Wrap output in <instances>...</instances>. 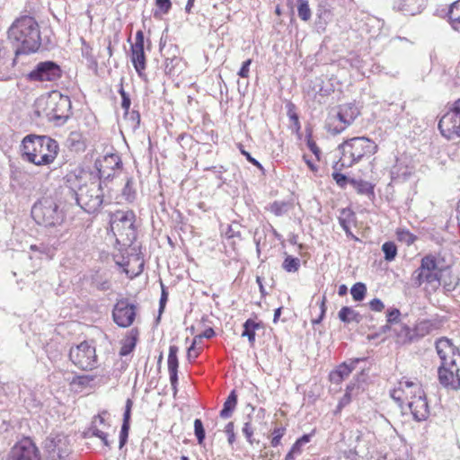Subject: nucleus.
Masks as SVG:
<instances>
[{
    "instance_id": "c85d7f7f",
    "label": "nucleus",
    "mask_w": 460,
    "mask_h": 460,
    "mask_svg": "<svg viewBox=\"0 0 460 460\" xmlns=\"http://www.w3.org/2000/svg\"><path fill=\"white\" fill-rule=\"evenodd\" d=\"M237 404V395L234 390H233L228 395L226 401L224 402L223 409L220 411V417L223 419H228L231 417L234 410Z\"/></svg>"
},
{
    "instance_id": "13d9d810",
    "label": "nucleus",
    "mask_w": 460,
    "mask_h": 460,
    "mask_svg": "<svg viewBox=\"0 0 460 460\" xmlns=\"http://www.w3.org/2000/svg\"><path fill=\"white\" fill-rule=\"evenodd\" d=\"M400 315H401V313H400L399 309L394 308V309L389 310L387 313V323H397Z\"/></svg>"
},
{
    "instance_id": "680f3d73",
    "label": "nucleus",
    "mask_w": 460,
    "mask_h": 460,
    "mask_svg": "<svg viewBox=\"0 0 460 460\" xmlns=\"http://www.w3.org/2000/svg\"><path fill=\"white\" fill-rule=\"evenodd\" d=\"M369 307L375 312H381L385 305L379 298H374L369 302Z\"/></svg>"
},
{
    "instance_id": "423d86ee",
    "label": "nucleus",
    "mask_w": 460,
    "mask_h": 460,
    "mask_svg": "<svg viewBox=\"0 0 460 460\" xmlns=\"http://www.w3.org/2000/svg\"><path fill=\"white\" fill-rule=\"evenodd\" d=\"M440 271L433 255H427L421 259L420 266L411 274L413 286L427 285V289L435 291L440 286Z\"/></svg>"
},
{
    "instance_id": "cd10ccee",
    "label": "nucleus",
    "mask_w": 460,
    "mask_h": 460,
    "mask_svg": "<svg viewBox=\"0 0 460 460\" xmlns=\"http://www.w3.org/2000/svg\"><path fill=\"white\" fill-rule=\"evenodd\" d=\"M339 319L345 323H359L362 320V316L360 315L359 313H358L354 309H352L349 306H343L339 311Z\"/></svg>"
},
{
    "instance_id": "5701e85b",
    "label": "nucleus",
    "mask_w": 460,
    "mask_h": 460,
    "mask_svg": "<svg viewBox=\"0 0 460 460\" xmlns=\"http://www.w3.org/2000/svg\"><path fill=\"white\" fill-rule=\"evenodd\" d=\"M178 347L172 345L169 348V355H168V371L170 375V382L172 385V387L174 391V394L177 392V382H178Z\"/></svg>"
},
{
    "instance_id": "a211bd4d",
    "label": "nucleus",
    "mask_w": 460,
    "mask_h": 460,
    "mask_svg": "<svg viewBox=\"0 0 460 460\" xmlns=\"http://www.w3.org/2000/svg\"><path fill=\"white\" fill-rule=\"evenodd\" d=\"M121 165V160L119 155L111 154L105 155L102 160L95 162V167L99 173L100 181L105 183L106 181L112 179L115 175V170Z\"/></svg>"
},
{
    "instance_id": "8fccbe9b",
    "label": "nucleus",
    "mask_w": 460,
    "mask_h": 460,
    "mask_svg": "<svg viewBox=\"0 0 460 460\" xmlns=\"http://www.w3.org/2000/svg\"><path fill=\"white\" fill-rule=\"evenodd\" d=\"M270 211L277 217L282 216L287 212V204L275 201L270 205Z\"/></svg>"
},
{
    "instance_id": "a878e982",
    "label": "nucleus",
    "mask_w": 460,
    "mask_h": 460,
    "mask_svg": "<svg viewBox=\"0 0 460 460\" xmlns=\"http://www.w3.org/2000/svg\"><path fill=\"white\" fill-rule=\"evenodd\" d=\"M137 338L138 331L137 329L130 330L128 334L121 341L119 355L128 356L136 348Z\"/></svg>"
},
{
    "instance_id": "473e14b6",
    "label": "nucleus",
    "mask_w": 460,
    "mask_h": 460,
    "mask_svg": "<svg viewBox=\"0 0 460 460\" xmlns=\"http://www.w3.org/2000/svg\"><path fill=\"white\" fill-rule=\"evenodd\" d=\"M260 327V324L252 319H248L243 323V331L242 337H247L251 345L255 341V330Z\"/></svg>"
},
{
    "instance_id": "09e8293b",
    "label": "nucleus",
    "mask_w": 460,
    "mask_h": 460,
    "mask_svg": "<svg viewBox=\"0 0 460 460\" xmlns=\"http://www.w3.org/2000/svg\"><path fill=\"white\" fill-rule=\"evenodd\" d=\"M103 430L99 428V425L96 424V420H93L92 426L84 432V438H89L92 437L98 438L99 436H102V432Z\"/></svg>"
},
{
    "instance_id": "c756f323",
    "label": "nucleus",
    "mask_w": 460,
    "mask_h": 460,
    "mask_svg": "<svg viewBox=\"0 0 460 460\" xmlns=\"http://www.w3.org/2000/svg\"><path fill=\"white\" fill-rule=\"evenodd\" d=\"M448 22L454 30L460 29V0L454 2L447 13Z\"/></svg>"
},
{
    "instance_id": "58836bf2",
    "label": "nucleus",
    "mask_w": 460,
    "mask_h": 460,
    "mask_svg": "<svg viewBox=\"0 0 460 460\" xmlns=\"http://www.w3.org/2000/svg\"><path fill=\"white\" fill-rule=\"evenodd\" d=\"M367 292L366 285L358 282L354 284L350 289V294L355 301H362Z\"/></svg>"
},
{
    "instance_id": "a19ab883",
    "label": "nucleus",
    "mask_w": 460,
    "mask_h": 460,
    "mask_svg": "<svg viewBox=\"0 0 460 460\" xmlns=\"http://www.w3.org/2000/svg\"><path fill=\"white\" fill-rule=\"evenodd\" d=\"M382 251L385 253V259L388 261H394L397 254V247L393 242H385L382 245Z\"/></svg>"
},
{
    "instance_id": "bf43d9fd",
    "label": "nucleus",
    "mask_w": 460,
    "mask_h": 460,
    "mask_svg": "<svg viewBox=\"0 0 460 460\" xmlns=\"http://www.w3.org/2000/svg\"><path fill=\"white\" fill-rule=\"evenodd\" d=\"M155 4L163 13H167L172 6L171 0H155Z\"/></svg>"
},
{
    "instance_id": "b1692460",
    "label": "nucleus",
    "mask_w": 460,
    "mask_h": 460,
    "mask_svg": "<svg viewBox=\"0 0 460 460\" xmlns=\"http://www.w3.org/2000/svg\"><path fill=\"white\" fill-rule=\"evenodd\" d=\"M423 5V0H394V8L407 15L420 13Z\"/></svg>"
},
{
    "instance_id": "ddd939ff",
    "label": "nucleus",
    "mask_w": 460,
    "mask_h": 460,
    "mask_svg": "<svg viewBox=\"0 0 460 460\" xmlns=\"http://www.w3.org/2000/svg\"><path fill=\"white\" fill-rule=\"evenodd\" d=\"M424 393L419 382L402 379L398 385L391 391V397L398 405L403 409V405L413 401L416 397Z\"/></svg>"
},
{
    "instance_id": "2eb2a0df",
    "label": "nucleus",
    "mask_w": 460,
    "mask_h": 460,
    "mask_svg": "<svg viewBox=\"0 0 460 460\" xmlns=\"http://www.w3.org/2000/svg\"><path fill=\"white\" fill-rule=\"evenodd\" d=\"M62 75L60 66L53 61H43L38 63L29 73L28 78L31 81H56Z\"/></svg>"
},
{
    "instance_id": "f257e3e1",
    "label": "nucleus",
    "mask_w": 460,
    "mask_h": 460,
    "mask_svg": "<svg viewBox=\"0 0 460 460\" xmlns=\"http://www.w3.org/2000/svg\"><path fill=\"white\" fill-rule=\"evenodd\" d=\"M21 147L23 160L38 166L52 164L59 150V146L55 139L38 135L26 136Z\"/></svg>"
},
{
    "instance_id": "0e129e2a",
    "label": "nucleus",
    "mask_w": 460,
    "mask_h": 460,
    "mask_svg": "<svg viewBox=\"0 0 460 460\" xmlns=\"http://www.w3.org/2000/svg\"><path fill=\"white\" fill-rule=\"evenodd\" d=\"M240 151H241L242 155H243L246 157V159H247L250 163H252L253 165L257 166L259 169L263 170V167H262V165L260 164V162H259V161H257L255 158H253V157L251 155V154H250V153H248L247 151H245V150H244V149H243V148H240Z\"/></svg>"
},
{
    "instance_id": "79ce46f5",
    "label": "nucleus",
    "mask_w": 460,
    "mask_h": 460,
    "mask_svg": "<svg viewBox=\"0 0 460 460\" xmlns=\"http://www.w3.org/2000/svg\"><path fill=\"white\" fill-rule=\"evenodd\" d=\"M282 267L288 272H296L300 267V260L292 256H287Z\"/></svg>"
},
{
    "instance_id": "6e6d98bb",
    "label": "nucleus",
    "mask_w": 460,
    "mask_h": 460,
    "mask_svg": "<svg viewBox=\"0 0 460 460\" xmlns=\"http://www.w3.org/2000/svg\"><path fill=\"white\" fill-rule=\"evenodd\" d=\"M119 93L121 95V107L122 109L125 110V111H128L129 110V107H130V98L128 96V94L124 91V89L121 87L119 89Z\"/></svg>"
},
{
    "instance_id": "e433bc0d",
    "label": "nucleus",
    "mask_w": 460,
    "mask_h": 460,
    "mask_svg": "<svg viewBox=\"0 0 460 460\" xmlns=\"http://www.w3.org/2000/svg\"><path fill=\"white\" fill-rule=\"evenodd\" d=\"M125 119L128 124L129 128L136 131L140 125V114L137 111H132L131 112L125 111Z\"/></svg>"
},
{
    "instance_id": "6e6552de",
    "label": "nucleus",
    "mask_w": 460,
    "mask_h": 460,
    "mask_svg": "<svg viewBox=\"0 0 460 460\" xmlns=\"http://www.w3.org/2000/svg\"><path fill=\"white\" fill-rule=\"evenodd\" d=\"M31 216L39 225L55 226L63 221V213L51 199H43L35 203L31 208Z\"/></svg>"
},
{
    "instance_id": "a18cd8bd",
    "label": "nucleus",
    "mask_w": 460,
    "mask_h": 460,
    "mask_svg": "<svg viewBox=\"0 0 460 460\" xmlns=\"http://www.w3.org/2000/svg\"><path fill=\"white\" fill-rule=\"evenodd\" d=\"M181 59L177 57L172 58H166L164 61V71L166 74L172 75L175 73V67L180 64Z\"/></svg>"
},
{
    "instance_id": "5fc2aeb1",
    "label": "nucleus",
    "mask_w": 460,
    "mask_h": 460,
    "mask_svg": "<svg viewBox=\"0 0 460 460\" xmlns=\"http://www.w3.org/2000/svg\"><path fill=\"white\" fill-rule=\"evenodd\" d=\"M234 422H228L225 428V432L227 434L228 436V443L230 445H233L234 440H235V434H234Z\"/></svg>"
},
{
    "instance_id": "864d4df0",
    "label": "nucleus",
    "mask_w": 460,
    "mask_h": 460,
    "mask_svg": "<svg viewBox=\"0 0 460 460\" xmlns=\"http://www.w3.org/2000/svg\"><path fill=\"white\" fill-rule=\"evenodd\" d=\"M332 179L341 187H344L347 184V182H349V180L347 178L346 175H344L341 172H332Z\"/></svg>"
},
{
    "instance_id": "9d476101",
    "label": "nucleus",
    "mask_w": 460,
    "mask_h": 460,
    "mask_svg": "<svg viewBox=\"0 0 460 460\" xmlns=\"http://www.w3.org/2000/svg\"><path fill=\"white\" fill-rule=\"evenodd\" d=\"M69 358L75 367L84 371L93 370L97 367L95 346L87 341L72 346L69 350Z\"/></svg>"
},
{
    "instance_id": "69168bd1",
    "label": "nucleus",
    "mask_w": 460,
    "mask_h": 460,
    "mask_svg": "<svg viewBox=\"0 0 460 460\" xmlns=\"http://www.w3.org/2000/svg\"><path fill=\"white\" fill-rule=\"evenodd\" d=\"M226 236L227 238H234L235 236H240V233L239 231H235L232 226H229L227 231L226 232Z\"/></svg>"
},
{
    "instance_id": "0eeeda50",
    "label": "nucleus",
    "mask_w": 460,
    "mask_h": 460,
    "mask_svg": "<svg viewBox=\"0 0 460 460\" xmlns=\"http://www.w3.org/2000/svg\"><path fill=\"white\" fill-rule=\"evenodd\" d=\"M46 105L49 120L53 121L57 126L64 125L72 114L70 98L58 92H54L48 97Z\"/></svg>"
},
{
    "instance_id": "49530a36",
    "label": "nucleus",
    "mask_w": 460,
    "mask_h": 460,
    "mask_svg": "<svg viewBox=\"0 0 460 460\" xmlns=\"http://www.w3.org/2000/svg\"><path fill=\"white\" fill-rule=\"evenodd\" d=\"M194 432L197 437L199 444H201L205 439V430L203 427V423L199 419H196L194 420Z\"/></svg>"
},
{
    "instance_id": "4468645a",
    "label": "nucleus",
    "mask_w": 460,
    "mask_h": 460,
    "mask_svg": "<svg viewBox=\"0 0 460 460\" xmlns=\"http://www.w3.org/2000/svg\"><path fill=\"white\" fill-rule=\"evenodd\" d=\"M448 362L440 364L438 367V379L440 384L453 390L460 389V357Z\"/></svg>"
},
{
    "instance_id": "1a4fd4ad",
    "label": "nucleus",
    "mask_w": 460,
    "mask_h": 460,
    "mask_svg": "<svg viewBox=\"0 0 460 460\" xmlns=\"http://www.w3.org/2000/svg\"><path fill=\"white\" fill-rule=\"evenodd\" d=\"M438 128L447 140L460 139V98L440 117Z\"/></svg>"
},
{
    "instance_id": "603ef678",
    "label": "nucleus",
    "mask_w": 460,
    "mask_h": 460,
    "mask_svg": "<svg viewBox=\"0 0 460 460\" xmlns=\"http://www.w3.org/2000/svg\"><path fill=\"white\" fill-rule=\"evenodd\" d=\"M242 432L243 434L245 436L247 441L252 445L253 444V441L254 439L252 438V435H253V429L251 427V423L250 422H245L243 429H242Z\"/></svg>"
},
{
    "instance_id": "20e7f679",
    "label": "nucleus",
    "mask_w": 460,
    "mask_h": 460,
    "mask_svg": "<svg viewBox=\"0 0 460 460\" xmlns=\"http://www.w3.org/2000/svg\"><path fill=\"white\" fill-rule=\"evenodd\" d=\"M136 216L133 211H117L111 218V229L116 242L123 247L130 246L137 238Z\"/></svg>"
},
{
    "instance_id": "37998d69",
    "label": "nucleus",
    "mask_w": 460,
    "mask_h": 460,
    "mask_svg": "<svg viewBox=\"0 0 460 460\" xmlns=\"http://www.w3.org/2000/svg\"><path fill=\"white\" fill-rule=\"evenodd\" d=\"M399 241L405 243L407 245H411L416 240V236L410 231L405 229H399L396 233Z\"/></svg>"
},
{
    "instance_id": "f03ea898",
    "label": "nucleus",
    "mask_w": 460,
    "mask_h": 460,
    "mask_svg": "<svg viewBox=\"0 0 460 460\" xmlns=\"http://www.w3.org/2000/svg\"><path fill=\"white\" fill-rule=\"evenodd\" d=\"M8 38L21 44L16 56L36 52L40 46V33L33 17L24 15L17 18L8 30Z\"/></svg>"
},
{
    "instance_id": "39448f33",
    "label": "nucleus",
    "mask_w": 460,
    "mask_h": 460,
    "mask_svg": "<svg viewBox=\"0 0 460 460\" xmlns=\"http://www.w3.org/2000/svg\"><path fill=\"white\" fill-rule=\"evenodd\" d=\"M102 184V181H92L81 185L72 194L76 204L87 213L97 211L103 201Z\"/></svg>"
},
{
    "instance_id": "338daca9",
    "label": "nucleus",
    "mask_w": 460,
    "mask_h": 460,
    "mask_svg": "<svg viewBox=\"0 0 460 460\" xmlns=\"http://www.w3.org/2000/svg\"><path fill=\"white\" fill-rule=\"evenodd\" d=\"M199 353V350L197 349V348H196V349H193V348L190 347V348L188 349L187 357H188V358H189L190 360V359H194V358H196L198 357Z\"/></svg>"
},
{
    "instance_id": "393cba45",
    "label": "nucleus",
    "mask_w": 460,
    "mask_h": 460,
    "mask_svg": "<svg viewBox=\"0 0 460 460\" xmlns=\"http://www.w3.org/2000/svg\"><path fill=\"white\" fill-rule=\"evenodd\" d=\"M132 405V400L128 399L126 401L125 411L123 414V422L119 432V448H122L128 441Z\"/></svg>"
},
{
    "instance_id": "de8ad7c7",
    "label": "nucleus",
    "mask_w": 460,
    "mask_h": 460,
    "mask_svg": "<svg viewBox=\"0 0 460 460\" xmlns=\"http://www.w3.org/2000/svg\"><path fill=\"white\" fill-rule=\"evenodd\" d=\"M354 388V385H349L346 388V393L345 394L342 396V398L340 400L339 403H338V406H337V411H341L343 407H345L346 405H348L350 401H351V391L353 390Z\"/></svg>"
},
{
    "instance_id": "2f4dec72",
    "label": "nucleus",
    "mask_w": 460,
    "mask_h": 460,
    "mask_svg": "<svg viewBox=\"0 0 460 460\" xmlns=\"http://www.w3.org/2000/svg\"><path fill=\"white\" fill-rule=\"evenodd\" d=\"M349 183L356 189L358 193L364 195H374V186L363 180L349 179Z\"/></svg>"
},
{
    "instance_id": "052dcab7",
    "label": "nucleus",
    "mask_w": 460,
    "mask_h": 460,
    "mask_svg": "<svg viewBox=\"0 0 460 460\" xmlns=\"http://www.w3.org/2000/svg\"><path fill=\"white\" fill-rule=\"evenodd\" d=\"M251 64H252V59H247L246 61H244L243 63L242 67L238 72V75L240 77H243V78L249 77V73H250L249 66Z\"/></svg>"
},
{
    "instance_id": "4d7b16f0",
    "label": "nucleus",
    "mask_w": 460,
    "mask_h": 460,
    "mask_svg": "<svg viewBox=\"0 0 460 460\" xmlns=\"http://www.w3.org/2000/svg\"><path fill=\"white\" fill-rule=\"evenodd\" d=\"M325 302H326V297L325 296H323L322 297V300L320 302V315L317 319H314L312 320V323L313 324H318L322 322V320L323 319L324 317V314H325V312H326V306H325Z\"/></svg>"
},
{
    "instance_id": "3c124183",
    "label": "nucleus",
    "mask_w": 460,
    "mask_h": 460,
    "mask_svg": "<svg viewBox=\"0 0 460 460\" xmlns=\"http://www.w3.org/2000/svg\"><path fill=\"white\" fill-rule=\"evenodd\" d=\"M285 431H286V429L283 427L274 429V430L272 432V439H271L272 447H278L280 444L281 438L284 436Z\"/></svg>"
},
{
    "instance_id": "bb28decb",
    "label": "nucleus",
    "mask_w": 460,
    "mask_h": 460,
    "mask_svg": "<svg viewBox=\"0 0 460 460\" xmlns=\"http://www.w3.org/2000/svg\"><path fill=\"white\" fill-rule=\"evenodd\" d=\"M459 278L454 274L450 270L446 269L440 271V285L447 292L453 291L459 284Z\"/></svg>"
},
{
    "instance_id": "f3484780",
    "label": "nucleus",
    "mask_w": 460,
    "mask_h": 460,
    "mask_svg": "<svg viewBox=\"0 0 460 460\" xmlns=\"http://www.w3.org/2000/svg\"><path fill=\"white\" fill-rule=\"evenodd\" d=\"M5 460H40L38 448L29 438H24L16 443Z\"/></svg>"
},
{
    "instance_id": "dca6fc26",
    "label": "nucleus",
    "mask_w": 460,
    "mask_h": 460,
    "mask_svg": "<svg viewBox=\"0 0 460 460\" xmlns=\"http://www.w3.org/2000/svg\"><path fill=\"white\" fill-rule=\"evenodd\" d=\"M137 307L127 298L117 301L112 310L113 321L122 328L130 326L136 317Z\"/></svg>"
},
{
    "instance_id": "4be33fe9",
    "label": "nucleus",
    "mask_w": 460,
    "mask_h": 460,
    "mask_svg": "<svg viewBox=\"0 0 460 460\" xmlns=\"http://www.w3.org/2000/svg\"><path fill=\"white\" fill-rule=\"evenodd\" d=\"M359 359H354L350 360L349 363L343 362L341 365H339L334 370H332L330 373V381L333 384H340L341 382H342L355 369L356 365Z\"/></svg>"
},
{
    "instance_id": "f704fd0d",
    "label": "nucleus",
    "mask_w": 460,
    "mask_h": 460,
    "mask_svg": "<svg viewBox=\"0 0 460 460\" xmlns=\"http://www.w3.org/2000/svg\"><path fill=\"white\" fill-rule=\"evenodd\" d=\"M397 337L401 342H411L416 340L414 329H411L407 325H402L397 332Z\"/></svg>"
},
{
    "instance_id": "ea45409f",
    "label": "nucleus",
    "mask_w": 460,
    "mask_h": 460,
    "mask_svg": "<svg viewBox=\"0 0 460 460\" xmlns=\"http://www.w3.org/2000/svg\"><path fill=\"white\" fill-rule=\"evenodd\" d=\"M297 13L299 18L305 22L308 21L311 18V10L309 8L308 0H297Z\"/></svg>"
},
{
    "instance_id": "7c9ffc66",
    "label": "nucleus",
    "mask_w": 460,
    "mask_h": 460,
    "mask_svg": "<svg viewBox=\"0 0 460 460\" xmlns=\"http://www.w3.org/2000/svg\"><path fill=\"white\" fill-rule=\"evenodd\" d=\"M67 146L76 152L84 151L85 148L83 137L79 132L73 131L66 139Z\"/></svg>"
},
{
    "instance_id": "c03bdc74",
    "label": "nucleus",
    "mask_w": 460,
    "mask_h": 460,
    "mask_svg": "<svg viewBox=\"0 0 460 460\" xmlns=\"http://www.w3.org/2000/svg\"><path fill=\"white\" fill-rule=\"evenodd\" d=\"M311 435L305 434L301 438H299L292 446L291 449L292 453H296V455H300L302 453V447L310 441Z\"/></svg>"
},
{
    "instance_id": "aec40b11",
    "label": "nucleus",
    "mask_w": 460,
    "mask_h": 460,
    "mask_svg": "<svg viewBox=\"0 0 460 460\" xmlns=\"http://www.w3.org/2000/svg\"><path fill=\"white\" fill-rule=\"evenodd\" d=\"M406 406L411 411L416 421H423L427 420L429 415V407L425 393L416 397L413 401L407 402Z\"/></svg>"
},
{
    "instance_id": "4c0bfd02",
    "label": "nucleus",
    "mask_w": 460,
    "mask_h": 460,
    "mask_svg": "<svg viewBox=\"0 0 460 460\" xmlns=\"http://www.w3.org/2000/svg\"><path fill=\"white\" fill-rule=\"evenodd\" d=\"M133 179L128 178L122 190V196L128 202H133L137 196V192L133 187Z\"/></svg>"
},
{
    "instance_id": "412c9836",
    "label": "nucleus",
    "mask_w": 460,
    "mask_h": 460,
    "mask_svg": "<svg viewBox=\"0 0 460 460\" xmlns=\"http://www.w3.org/2000/svg\"><path fill=\"white\" fill-rule=\"evenodd\" d=\"M437 353L440 358V364L448 362L451 359H456L460 354L456 353V347L447 338H441L436 342Z\"/></svg>"
},
{
    "instance_id": "9b49d317",
    "label": "nucleus",
    "mask_w": 460,
    "mask_h": 460,
    "mask_svg": "<svg viewBox=\"0 0 460 460\" xmlns=\"http://www.w3.org/2000/svg\"><path fill=\"white\" fill-rule=\"evenodd\" d=\"M359 115L358 107L353 103H345L339 106L336 116L330 118L328 130L337 135L350 126Z\"/></svg>"
},
{
    "instance_id": "72a5a7b5",
    "label": "nucleus",
    "mask_w": 460,
    "mask_h": 460,
    "mask_svg": "<svg viewBox=\"0 0 460 460\" xmlns=\"http://www.w3.org/2000/svg\"><path fill=\"white\" fill-rule=\"evenodd\" d=\"M433 323L429 320H422L418 322L414 327L416 339L429 334L433 329Z\"/></svg>"
},
{
    "instance_id": "7ed1b4c3",
    "label": "nucleus",
    "mask_w": 460,
    "mask_h": 460,
    "mask_svg": "<svg viewBox=\"0 0 460 460\" xmlns=\"http://www.w3.org/2000/svg\"><path fill=\"white\" fill-rule=\"evenodd\" d=\"M338 149L341 156L334 165L336 171L351 167L365 157H371L377 152L378 146L368 137H356L341 143Z\"/></svg>"
},
{
    "instance_id": "6ab92c4d",
    "label": "nucleus",
    "mask_w": 460,
    "mask_h": 460,
    "mask_svg": "<svg viewBox=\"0 0 460 460\" xmlns=\"http://www.w3.org/2000/svg\"><path fill=\"white\" fill-rule=\"evenodd\" d=\"M131 62L139 76H142L146 69V56L144 51V33L137 31L135 43L131 45Z\"/></svg>"
},
{
    "instance_id": "c9c22d12",
    "label": "nucleus",
    "mask_w": 460,
    "mask_h": 460,
    "mask_svg": "<svg viewBox=\"0 0 460 460\" xmlns=\"http://www.w3.org/2000/svg\"><path fill=\"white\" fill-rule=\"evenodd\" d=\"M355 221V214L349 208H343L341 210L339 217V223L342 228H347V226H351Z\"/></svg>"
},
{
    "instance_id": "774afa93",
    "label": "nucleus",
    "mask_w": 460,
    "mask_h": 460,
    "mask_svg": "<svg viewBox=\"0 0 460 460\" xmlns=\"http://www.w3.org/2000/svg\"><path fill=\"white\" fill-rule=\"evenodd\" d=\"M103 443V445L107 447H111V441L108 439V434L105 432V431H102V436H99L98 437Z\"/></svg>"
},
{
    "instance_id": "f8f14e48",
    "label": "nucleus",
    "mask_w": 460,
    "mask_h": 460,
    "mask_svg": "<svg viewBox=\"0 0 460 460\" xmlns=\"http://www.w3.org/2000/svg\"><path fill=\"white\" fill-rule=\"evenodd\" d=\"M44 449L49 460H66L72 451L68 437L61 433L50 434L44 441Z\"/></svg>"
},
{
    "instance_id": "e2e57ef3",
    "label": "nucleus",
    "mask_w": 460,
    "mask_h": 460,
    "mask_svg": "<svg viewBox=\"0 0 460 460\" xmlns=\"http://www.w3.org/2000/svg\"><path fill=\"white\" fill-rule=\"evenodd\" d=\"M307 146L312 151V153L315 155L316 159L320 160L321 151H320V148L317 146L316 143L312 139H308Z\"/></svg>"
}]
</instances>
